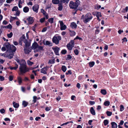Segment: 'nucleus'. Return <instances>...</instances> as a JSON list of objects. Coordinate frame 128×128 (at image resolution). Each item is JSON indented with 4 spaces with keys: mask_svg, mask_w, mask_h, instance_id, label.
I'll return each mask as SVG.
<instances>
[{
    "mask_svg": "<svg viewBox=\"0 0 128 128\" xmlns=\"http://www.w3.org/2000/svg\"><path fill=\"white\" fill-rule=\"evenodd\" d=\"M82 18L83 19V22L85 23H87L92 19L93 16L90 13H88L85 16L82 15Z\"/></svg>",
    "mask_w": 128,
    "mask_h": 128,
    "instance_id": "obj_2",
    "label": "nucleus"
},
{
    "mask_svg": "<svg viewBox=\"0 0 128 128\" xmlns=\"http://www.w3.org/2000/svg\"><path fill=\"white\" fill-rule=\"evenodd\" d=\"M120 111H122L124 110V108L123 106L122 105H121L120 106Z\"/></svg>",
    "mask_w": 128,
    "mask_h": 128,
    "instance_id": "obj_50",
    "label": "nucleus"
},
{
    "mask_svg": "<svg viewBox=\"0 0 128 128\" xmlns=\"http://www.w3.org/2000/svg\"><path fill=\"white\" fill-rule=\"evenodd\" d=\"M47 30V28L44 27V28L42 30V32H46Z\"/></svg>",
    "mask_w": 128,
    "mask_h": 128,
    "instance_id": "obj_61",
    "label": "nucleus"
},
{
    "mask_svg": "<svg viewBox=\"0 0 128 128\" xmlns=\"http://www.w3.org/2000/svg\"><path fill=\"white\" fill-rule=\"evenodd\" d=\"M10 54H8V57L9 58H11L13 57L14 53L13 52H9Z\"/></svg>",
    "mask_w": 128,
    "mask_h": 128,
    "instance_id": "obj_26",
    "label": "nucleus"
},
{
    "mask_svg": "<svg viewBox=\"0 0 128 128\" xmlns=\"http://www.w3.org/2000/svg\"><path fill=\"white\" fill-rule=\"evenodd\" d=\"M90 104L91 105H93L95 104V102L94 101H90L89 102Z\"/></svg>",
    "mask_w": 128,
    "mask_h": 128,
    "instance_id": "obj_55",
    "label": "nucleus"
},
{
    "mask_svg": "<svg viewBox=\"0 0 128 128\" xmlns=\"http://www.w3.org/2000/svg\"><path fill=\"white\" fill-rule=\"evenodd\" d=\"M51 108L52 107L50 106L49 107H47L45 108V110L46 111H48L50 110Z\"/></svg>",
    "mask_w": 128,
    "mask_h": 128,
    "instance_id": "obj_45",
    "label": "nucleus"
},
{
    "mask_svg": "<svg viewBox=\"0 0 128 128\" xmlns=\"http://www.w3.org/2000/svg\"><path fill=\"white\" fill-rule=\"evenodd\" d=\"M70 122H72V121H70V122H66V123L63 124H62L60 126H63L64 125H66L67 124H68Z\"/></svg>",
    "mask_w": 128,
    "mask_h": 128,
    "instance_id": "obj_58",
    "label": "nucleus"
},
{
    "mask_svg": "<svg viewBox=\"0 0 128 128\" xmlns=\"http://www.w3.org/2000/svg\"><path fill=\"white\" fill-rule=\"evenodd\" d=\"M66 67L64 66H62L61 68L62 70L64 72L66 71Z\"/></svg>",
    "mask_w": 128,
    "mask_h": 128,
    "instance_id": "obj_29",
    "label": "nucleus"
},
{
    "mask_svg": "<svg viewBox=\"0 0 128 128\" xmlns=\"http://www.w3.org/2000/svg\"><path fill=\"white\" fill-rule=\"evenodd\" d=\"M52 50L54 51V52L56 55H59L58 52L60 50V48L56 46L55 47L52 48Z\"/></svg>",
    "mask_w": 128,
    "mask_h": 128,
    "instance_id": "obj_6",
    "label": "nucleus"
},
{
    "mask_svg": "<svg viewBox=\"0 0 128 128\" xmlns=\"http://www.w3.org/2000/svg\"><path fill=\"white\" fill-rule=\"evenodd\" d=\"M74 42L73 40H72L66 45V46L68 50H71L74 47Z\"/></svg>",
    "mask_w": 128,
    "mask_h": 128,
    "instance_id": "obj_5",
    "label": "nucleus"
},
{
    "mask_svg": "<svg viewBox=\"0 0 128 128\" xmlns=\"http://www.w3.org/2000/svg\"><path fill=\"white\" fill-rule=\"evenodd\" d=\"M40 10L41 12L43 14V15H45V14L47 13L42 8Z\"/></svg>",
    "mask_w": 128,
    "mask_h": 128,
    "instance_id": "obj_42",
    "label": "nucleus"
},
{
    "mask_svg": "<svg viewBox=\"0 0 128 128\" xmlns=\"http://www.w3.org/2000/svg\"><path fill=\"white\" fill-rule=\"evenodd\" d=\"M69 74H72V72L70 70H68V72L66 73V75H67Z\"/></svg>",
    "mask_w": 128,
    "mask_h": 128,
    "instance_id": "obj_53",
    "label": "nucleus"
},
{
    "mask_svg": "<svg viewBox=\"0 0 128 128\" xmlns=\"http://www.w3.org/2000/svg\"><path fill=\"white\" fill-rule=\"evenodd\" d=\"M66 26L65 25H64L60 26V30H64L66 29Z\"/></svg>",
    "mask_w": 128,
    "mask_h": 128,
    "instance_id": "obj_35",
    "label": "nucleus"
},
{
    "mask_svg": "<svg viewBox=\"0 0 128 128\" xmlns=\"http://www.w3.org/2000/svg\"><path fill=\"white\" fill-rule=\"evenodd\" d=\"M18 66L17 65L14 67L10 66V68L11 70H16L18 68Z\"/></svg>",
    "mask_w": 128,
    "mask_h": 128,
    "instance_id": "obj_37",
    "label": "nucleus"
},
{
    "mask_svg": "<svg viewBox=\"0 0 128 128\" xmlns=\"http://www.w3.org/2000/svg\"><path fill=\"white\" fill-rule=\"evenodd\" d=\"M44 15L45 16L44 17L45 18V19H47L48 18L49 16L48 14L47 13L45 14V15Z\"/></svg>",
    "mask_w": 128,
    "mask_h": 128,
    "instance_id": "obj_62",
    "label": "nucleus"
},
{
    "mask_svg": "<svg viewBox=\"0 0 128 128\" xmlns=\"http://www.w3.org/2000/svg\"><path fill=\"white\" fill-rule=\"evenodd\" d=\"M18 9V7L16 6H14L12 9V11H16Z\"/></svg>",
    "mask_w": 128,
    "mask_h": 128,
    "instance_id": "obj_51",
    "label": "nucleus"
},
{
    "mask_svg": "<svg viewBox=\"0 0 128 128\" xmlns=\"http://www.w3.org/2000/svg\"><path fill=\"white\" fill-rule=\"evenodd\" d=\"M45 18L44 17L42 18H41L40 20V22L41 23H42L44 22L45 20Z\"/></svg>",
    "mask_w": 128,
    "mask_h": 128,
    "instance_id": "obj_41",
    "label": "nucleus"
},
{
    "mask_svg": "<svg viewBox=\"0 0 128 128\" xmlns=\"http://www.w3.org/2000/svg\"><path fill=\"white\" fill-rule=\"evenodd\" d=\"M22 60H19V59H17L16 60V61L18 62V63L20 64V65H21V64L22 63Z\"/></svg>",
    "mask_w": 128,
    "mask_h": 128,
    "instance_id": "obj_38",
    "label": "nucleus"
},
{
    "mask_svg": "<svg viewBox=\"0 0 128 128\" xmlns=\"http://www.w3.org/2000/svg\"><path fill=\"white\" fill-rule=\"evenodd\" d=\"M36 24H35L34 26H33L32 27V29L33 31H35V28H36Z\"/></svg>",
    "mask_w": 128,
    "mask_h": 128,
    "instance_id": "obj_59",
    "label": "nucleus"
},
{
    "mask_svg": "<svg viewBox=\"0 0 128 128\" xmlns=\"http://www.w3.org/2000/svg\"><path fill=\"white\" fill-rule=\"evenodd\" d=\"M28 102L25 101H23L22 102V105L24 107H25L27 106L28 104Z\"/></svg>",
    "mask_w": 128,
    "mask_h": 128,
    "instance_id": "obj_25",
    "label": "nucleus"
},
{
    "mask_svg": "<svg viewBox=\"0 0 128 128\" xmlns=\"http://www.w3.org/2000/svg\"><path fill=\"white\" fill-rule=\"evenodd\" d=\"M74 52L75 54L77 55L79 53V51L77 49H76L74 50Z\"/></svg>",
    "mask_w": 128,
    "mask_h": 128,
    "instance_id": "obj_44",
    "label": "nucleus"
},
{
    "mask_svg": "<svg viewBox=\"0 0 128 128\" xmlns=\"http://www.w3.org/2000/svg\"><path fill=\"white\" fill-rule=\"evenodd\" d=\"M58 35L57 34H56L52 38L53 42L56 44H58L59 41L61 40L62 38L61 36H56Z\"/></svg>",
    "mask_w": 128,
    "mask_h": 128,
    "instance_id": "obj_4",
    "label": "nucleus"
},
{
    "mask_svg": "<svg viewBox=\"0 0 128 128\" xmlns=\"http://www.w3.org/2000/svg\"><path fill=\"white\" fill-rule=\"evenodd\" d=\"M110 102L109 101H106L105 102H104V105L106 106H108L109 105Z\"/></svg>",
    "mask_w": 128,
    "mask_h": 128,
    "instance_id": "obj_34",
    "label": "nucleus"
},
{
    "mask_svg": "<svg viewBox=\"0 0 128 128\" xmlns=\"http://www.w3.org/2000/svg\"><path fill=\"white\" fill-rule=\"evenodd\" d=\"M32 50L30 48H24V50L26 54H28L31 52Z\"/></svg>",
    "mask_w": 128,
    "mask_h": 128,
    "instance_id": "obj_11",
    "label": "nucleus"
},
{
    "mask_svg": "<svg viewBox=\"0 0 128 128\" xmlns=\"http://www.w3.org/2000/svg\"><path fill=\"white\" fill-rule=\"evenodd\" d=\"M44 44L46 45H48L49 46H52V44L49 41H46Z\"/></svg>",
    "mask_w": 128,
    "mask_h": 128,
    "instance_id": "obj_20",
    "label": "nucleus"
},
{
    "mask_svg": "<svg viewBox=\"0 0 128 128\" xmlns=\"http://www.w3.org/2000/svg\"><path fill=\"white\" fill-rule=\"evenodd\" d=\"M70 34L71 36H73L76 34V32L70 30Z\"/></svg>",
    "mask_w": 128,
    "mask_h": 128,
    "instance_id": "obj_32",
    "label": "nucleus"
},
{
    "mask_svg": "<svg viewBox=\"0 0 128 128\" xmlns=\"http://www.w3.org/2000/svg\"><path fill=\"white\" fill-rule=\"evenodd\" d=\"M24 2V0H19L18 2V6L20 8H22V4Z\"/></svg>",
    "mask_w": 128,
    "mask_h": 128,
    "instance_id": "obj_17",
    "label": "nucleus"
},
{
    "mask_svg": "<svg viewBox=\"0 0 128 128\" xmlns=\"http://www.w3.org/2000/svg\"><path fill=\"white\" fill-rule=\"evenodd\" d=\"M27 63L30 66H32L34 64V62L30 61L29 60H28L27 61Z\"/></svg>",
    "mask_w": 128,
    "mask_h": 128,
    "instance_id": "obj_39",
    "label": "nucleus"
},
{
    "mask_svg": "<svg viewBox=\"0 0 128 128\" xmlns=\"http://www.w3.org/2000/svg\"><path fill=\"white\" fill-rule=\"evenodd\" d=\"M67 52L66 50H62L61 53L63 54H65Z\"/></svg>",
    "mask_w": 128,
    "mask_h": 128,
    "instance_id": "obj_52",
    "label": "nucleus"
},
{
    "mask_svg": "<svg viewBox=\"0 0 128 128\" xmlns=\"http://www.w3.org/2000/svg\"><path fill=\"white\" fill-rule=\"evenodd\" d=\"M94 15H96V17H101L102 16L101 13L100 12H96L95 13V14H94Z\"/></svg>",
    "mask_w": 128,
    "mask_h": 128,
    "instance_id": "obj_27",
    "label": "nucleus"
},
{
    "mask_svg": "<svg viewBox=\"0 0 128 128\" xmlns=\"http://www.w3.org/2000/svg\"><path fill=\"white\" fill-rule=\"evenodd\" d=\"M106 114L108 116H110L112 115V113L110 112L107 111L106 112Z\"/></svg>",
    "mask_w": 128,
    "mask_h": 128,
    "instance_id": "obj_47",
    "label": "nucleus"
},
{
    "mask_svg": "<svg viewBox=\"0 0 128 128\" xmlns=\"http://www.w3.org/2000/svg\"><path fill=\"white\" fill-rule=\"evenodd\" d=\"M13 104L14 107L15 108H18L19 106V105L18 104L16 103L15 102H14L13 103Z\"/></svg>",
    "mask_w": 128,
    "mask_h": 128,
    "instance_id": "obj_24",
    "label": "nucleus"
},
{
    "mask_svg": "<svg viewBox=\"0 0 128 128\" xmlns=\"http://www.w3.org/2000/svg\"><path fill=\"white\" fill-rule=\"evenodd\" d=\"M0 55L1 56H3L4 57H8V55H6L5 53H0Z\"/></svg>",
    "mask_w": 128,
    "mask_h": 128,
    "instance_id": "obj_49",
    "label": "nucleus"
},
{
    "mask_svg": "<svg viewBox=\"0 0 128 128\" xmlns=\"http://www.w3.org/2000/svg\"><path fill=\"white\" fill-rule=\"evenodd\" d=\"M111 124L112 128H117V124L115 122H112L111 123Z\"/></svg>",
    "mask_w": 128,
    "mask_h": 128,
    "instance_id": "obj_19",
    "label": "nucleus"
},
{
    "mask_svg": "<svg viewBox=\"0 0 128 128\" xmlns=\"http://www.w3.org/2000/svg\"><path fill=\"white\" fill-rule=\"evenodd\" d=\"M70 26L72 29L76 28L77 27V25L75 22H73L71 23Z\"/></svg>",
    "mask_w": 128,
    "mask_h": 128,
    "instance_id": "obj_16",
    "label": "nucleus"
},
{
    "mask_svg": "<svg viewBox=\"0 0 128 128\" xmlns=\"http://www.w3.org/2000/svg\"><path fill=\"white\" fill-rule=\"evenodd\" d=\"M23 42L25 44V47L24 48H28L30 46V44L28 42L27 40L25 39Z\"/></svg>",
    "mask_w": 128,
    "mask_h": 128,
    "instance_id": "obj_13",
    "label": "nucleus"
},
{
    "mask_svg": "<svg viewBox=\"0 0 128 128\" xmlns=\"http://www.w3.org/2000/svg\"><path fill=\"white\" fill-rule=\"evenodd\" d=\"M90 111L91 113L93 115H95L96 113L93 107H92L90 108Z\"/></svg>",
    "mask_w": 128,
    "mask_h": 128,
    "instance_id": "obj_18",
    "label": "nucleus"
},
{
    "mask_svg": "<svg viewBox=\"0 0 128 128\" xmlns=\"http://www.w3.org/2000/svg\"><path fill=\"white\" fill-rule=\"evenodd\" d=\"M54 18H51L48 20V22L51 24H52L53 22Z\"/></svg>",
    "mask_w": 128,
    "mask_h": 128,
    "instance_id": "obj_40",
    "label": "nucleus"
},
{
    "mask_svg": "<svg viewBox=\"0 0 128 128\" xmlns=\"http://www.w3.org/2000/svg\"><path fill=\"white\" fill-rule=\"evenodd\" d=\"M52 2L54 4H59V0H52Z\"/></svg>",
    "mask_w": 128,
    "mask_h": 128,
    "instance_id": "obj_31",
    "label": "nucleus"
},
{
    "mask_svg": "<svg viewBox=\"0 0 128 128\" xmlns=\"http://www.w3.org/2000/svg\"><path fill=\"white\" fill-rule=\"evenodd\" d=\"M104 126H106L108 123V121L107 120H106L104 121Z\"/></svg>",
    "mask_w": 128,
    "mask_h": 128,
    "instance_id": "obj_36",
    "label": "nucleus"
},
{
    "mask_svg": "<svg viewBox=\"0 0 128 128\" xmlns=\"http://www.w3.org/2000/svg\"><path fill=\"white\" fill-rule=\"evenodd\" d=\"M40 118L39 117H36L35 119V120L36 121H38L40 120Z\"/></svg>",
    "mask_w": 128,
    "mask_h": 128,
    "instance_id": "obj_64",
    "label": "nucleus"
},
{
    "mask_svg": "<svg viewBox=\"0 0 128 128\" xmlns=\"http://www.w3.org/2000/svg\"><path fill=\"white\" fill-rule=\"evenodd\" d=\"M74 2L72 1H70L69 4V6L70 8L72 9H76L78 6L80 4V2L78 0H74Z\"/></svg>",
    "mask_w": 128,
    "mask_h": 128,
    "instance_id": "obj_3",
    "label": "nucleus"
},
{
    "mask_svg": "<svg viewBox=\"0 0 128 128\" xmlns=\"http://www.w3.org/2000/svg\"><path fill=\"white\" fill-rule=\"evenodd\" d=\"M94 64L95 63L94 62H92L89 63V66L90 67H92L94 66Z\"/></svg>",
    "mask_w": 128,
    "mask_h": 128,
    "instance_id": "obj_33",
    "label": "nucleus"
},
{
    "mask_svg": "<svg viewBox=\"0 0 128 128\" xmlns=\"http://www.w3.org/2000/svg\"><path fill=\"white\" fill-rule=\"evenodd\" d=\"M76 39H78L79 40H82V38H81L78 37V36H77L74 39V40H75Z\"/></svg>",
    "mask_w": 128,
    "mask_h": 128,
    "instance_id": "obj_56",
    "label": "nucleus"
},
{
    "mask_svg": "<svg viewBox=\"0 0 128 128\" xmlns=\"http://www.w3.org/2000/svg\"><path fill=\"white\" fill-rule=\"evenodd\" d=\"M49 68L48 66H46L42 68L41 70V73L44 74H47V72Z\"/></svg>",
    "mask_w": 128,
    "mask_h": 128,
    "instance_id": "obj_7",
    "label": "nucleus"
},
{
    "mask_svg": "<svg viewBox=\"0 0 128 128\" xmlns=\"http://www.w3.org/2000/svg\"><path fill=\"white\" fill-rule=\"evenodd\" d=\"M27 20L28 22V24H31L34 22V20L33 19V18L31 17H29L27 19Z\"/></svg>",
    "mask_w": 128,
    "mask_h": 128,
    "instance_id": "obj_10",
    "label": "nucleus"
},
{
    "mask_svg": "<svg viewBox=\"0 0 128 128\" xmlns=\"http://www.w3.org/2000/svg\"><path fill=\"white\" fill-rule=\"evenodd\" d=\"M15 19H18V18L16 17H11V18L10 19V21L11 22L12 20Z\"/></svg>",
    "mask_w": 128,
    "mask_h": 128,
    "instance_id": "obj_48",
    "label": "nucleus"
},
{
    "mask_svg": "<svg viewBox=\"0 0 128 128\" xmlns=\"http://www.w3.org/2000/svg\"><path fill=\"white\" fill-rule=\"evenodd\" d=\"M21 64L20 65L19 67V70L21 74H23L28 71V68L27 67L26 65V62L25 60H22Z\"/></svg>",
    "mask_w": 128,
    "mask_h": 128,
    "instance_id": "obj_1",
    "label": "nucleus"
},
{
    "mask_svg": "<svg viewBox=\"0 0 128 128\" xmlns=\"http://www.w3.org/2000/svg\"><path fill=\"white\" fill-rule=\"evenodd\" d=\"M101 93L104 95H106V90L104 89H102L101 90Z\"/></svg>",
    "mask_w": 128,
    "mask_h": 128,
    "instance_id": "obj_30",
    "label": "nucleus"
},
{
    "mask_svg": "<svg viewBox=\"0 0 128 128\" xmlns=\"http://www.w3.org/2000/svg\"><path fill=\"white\" fill-rule=\"evenodd\" d=\"M58 9L59 11H61L63 8V6L62 4H60L58 5Z\"/></svg>",
    "mask_w": 128,
    "mask_h": 128,
    "instance_id": "obj_21",
    "label": "nucleus"
},
{
    "mask_svg": "<svg viewBox=\"0 0 128 128\" xmlns=\"http://www.w3.org/2000/svg\"><path fill=\"white\" fill-rule=\"evenodd\" d=\"M72 57L71 56L70 54H68L67 56V59L68 60H70L72 58Z\"/></svg>",
    "mask_w": 128,
    "mask_h": 128,
    "instance_id": "obj_57",
    "label": "nucleus"
},
{
    "mask_svg": "<svg viewBox=\"0 0 128 128\" xmlns=\"http://www.w3.org/2000/svg\"><path fill=\"white\" fill-rule=\"evenodd\" d=\"M76 86L78 89H80V84L79 83H78L76 84Z\"/></svg>",
    "mask_w": 128,
    "mask_h": 128,
    "instance_id": "obj_63",
    "label": "nucleus"
},
{
    "mask_svg": "<svg viewBox=\"0 0 128 128\" xmlns=\"http://www.w3.org/2000/svg\"><path fill=\"white\" fill-rule=\"evenodd\" d=\"M13 34L12 32H10L9 34H8L7 36L8 38H11Z\"/></svg>",
    "mask_w": 128,
    "mask_h": 128,
    "instance_id": "obj_43",
    "label": "nucleus"
},
{
    "mask_svg": "<svg viewBox=\"0 0 128 128\" xmlns=\"http://www.w3.org/2000/svg\"><path fill=\"white\" fill-rule=\"evenodd\" d=\"M0 112L1 114L4 113L5 112V110L4 108H2L0 110Z\"/></svg>",
    "mask_w": 128,
    "mask_h": 128,
    "instance_id": "obj_54",
    "label": "nucleus"
},
{
    "mask_svg": "<svg viewBox=\"0 0 128 128\" xmlns=\"http://www.w3.org/2000/svg\"><path fill=\"white\" fill-rule=\"evenodd\" d=\"M13 77L12 76H10L9 77V80L10 81H11L13 79Z\"/></svg>",
    "mask_w": 128,
    "mask_h": 128,
    "instance_id": "obj_60",
    "label": "nucleus"
},
{
    "mask_svg": "<svg viewBox=\"0 0 128 128\" xmlns=\"http://www.w3.org/2000/svg\"><path fill=\"white\" fill-rule=\"evenodd\" d=\"M70 0H60V2L62 3L68 4Z\"/></svg>",
    "mask_w": 128,
    "mask_h": 128,
    "instance_id": "obj_28",
    "label": "nucleus"
},
{
    "mask_svg": "<svg viewBox=\"0 0 128 128\" xmlns=\"http://www.w3.org/2000/svg\"><path fill=\"white\" fill-rule=\"evenodd\" d=\"M29 10V8L27 6H25L23 8V11L25 13L28 12Z\"/></svg>",
    "mask_w": 128,
    "mask_h": 128,
    "instance_id": "obj_22",
    "label": "nucleus"
},
{
    "mask_svg": "<svg viewBox=\"0 0 128 128\" xmlns=\"http://www.w3.org/2000/svg\"><path fill=\"white\" fill-rule=\"evenodd\" d=\"M43 50V48L42 46L38 45L37 48L34 50V52H38L40 50Z\"/></svg>",
    "mask_w": 128,
    "mask_h": 128,
    "instance_id": "obj_14",
    "label": "nucleus"
},
{
    "mask_svg": "<svg viewBox=\"0 0 128 128\" xmlns=\"http://www.w3.org/2000/svg\"><path fill=\"white\" fill-rule=\"evenodd\" d=\"M33 10L36 13H38L39 8V6L38 4H35L32 7Z\"/></svg>",
    "mask_w": 128,
    "mask_h": 128,
    "instance_id": "obj_9",
    "label": "nucleus"
},
{
    "mask_svg": "<svg viewBox=\"0 0 128 128\" xmlns=\"http://www.w3.org/2000/svg\"><path fill=\"white\" fill-rule=\"evenodd\" d=\"M38 45L37 43L36 42H35L32 44V49H34V50H36L37 48Z\"/></svg>",
    "mask_w": 128,
    "mask_h": 128,
    "instance_id": "obj_15",
    "label": "nucleus"
},
{
    "mask_svg": "<svg viewBox=\"0 0 128 128\" xmlns=\"http://www.w3.org/2000/svg\"><path fill=\"white\" fill-rule=\"evenodd\" d=\"M10 44L8 42H6L5 43L4 46L5 48H6L7 51L8 52L10 48Z\"/></svg>",
    "mask_w": 128,
    "mask_h": 128,
    "instance_id": "obj_12",
    "label": "nucleus"
},
{
    "mask_svg": "<svg viewBox=\"0 0 128 128\" xmlns=\"http://www.w3.org/2000/svg\"><path fill=\"white\" fill-rule=\"evenodd\" d=\"M18 82L20 85L22 82V78L20 76L18 77Z\"/></svg>",
    "mask_w": 128,
    "mask_h": 128,
    "instance_id": "obj_23",
    "label": "nucleus"
},
{
    "mask_svg": "<svg viewBox=\"0 0 128 128\" xmlns=\"http://www.w3.org/2000/svg\"><path fill=\"white\" fill-rule=\"evenodd\" d=\"M33 101L34 102V103H35L36 101V99H37L36 96H34L33 97Z\"/></svg>",
    "mask_w": 128,
    "mask_h": 128,
    "instance_id": "obj_46",
    "label": "nucleus"
},
{
    "mask_svg": "<svg viewBox=\"0 0 128 128\" xmlns=\"http://www.w3.org/2000/svg\"><path fill=\"white\" fill-rule=\"evenodd\" d=\"M16 46L13 45L10 46V48L9 50V52H15L16 50Z\"/></svg>",
    "mask_w": 128,
    "mask_h": 128,
    "instance_id": "obj_8",
    "label": "nucleus"
}]
</instances>
